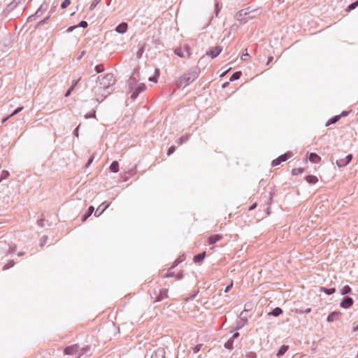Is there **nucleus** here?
Returning <instances> with one entry per match:
<instances>
[{
    "mask_svg": "<svg viewBox=\"0 0 358 358\" xmlns=\"http://www.w3.org/2000/svg\"><path fill=\"white\" fill-rule=\"evenodd\" d=\"M97 79L100 84V86L98 87V90H102L103 94L101 99L97 98L96 100L99 102H101L108 95H109L113 91V86L115 83V80L112 73H107L104 76H98Z\"/></svg>",
    "mask_w": 358,
    "mask_h": 358,
    "instance_id": "obj_1",
    "label": "nucleus"
},
{
    "mask_svg": "<svg viewBox=\"0 0 358 358\" xmlns=\"http://www.w3.org/2000/svg\"><path fill=\"white\" fill-rule=\"evenodd\" d=\"M198 77V73L196 70L189 71L187 73L183 74L179 80L181 84L187 86L192 83Z\"/></svg>",
    "mask_w": 358,
    "mask_h": 358,
    "instance_id": "obj_2",
    "label": "nucleus"
},
{
    "mask_svg": "<svg viewBox=\"0 0 358 358\" xmlns=\"http://www.w3.org/2000/svg\"><path fill=\"white\" fill-rule=\"evenodd\" d=\"M145 89L146 86L143 83H139L136 86L134 87L133 89H130L129 92L131 93V98L134 100L136 99L138 94Z\"/></svg>",
    "mask_w": 358,
    "mask_h": 358,
    "instance_id": "obj_3",
    "label": "nucleus"
},
{
    "mask_svg": "<svg viewBox=\"0 0 358 358\" xmlns=\"http://www.w3.org/2000/svg\"><path fill=\"white\" fill-rule=\"evenodd\" d=\"M79 350H80V346L78 344H74V345L66 347L64 350V352L65 355H76L78 357Z\"/></svg>",
    "mask_w": 358,
    "mask_h": 358,
    "instance_id": "obj_4",
    "label": "nucleus"
},
{
    "mask_svg": "<svg viewBox=\"0 0 358 358\" xmlns=\"http://www.w3.org/2000/svg\"><path fill=\"white\" fill-rule=\"evenodd\" d=\"M352 159V155L349 154L344 158L337 159L336 160V164L339 168L345 167L351 162Z\"/></svg>",
    "mask_w": 358,
    "mask_h": 358,
    "instance_id": "obj_5",
    "label": "nucleus"
},
{
    "mask_svg": "<svg viewBox=\"0 0 358 358\" xmlns=\"http://www.w3.org/2000/svg\"><path fill=\"white\" fill-rule=\"evenodd\" d=\"M292 156V152H287L279 156L277 159L273 160L272 166H275L280 164L282 162L287 161Z\"/></svg>",
    "mask_w": 358,
    "mask_h": 358,
    "instance_id": "obj_6",
    "label": "nucleus"
},
{
    "mask_svg": "<svg viewBox=\"0 0 358 358\" xmlns=\"http://www.w3.org/2000/svg\"><path fill=\"white\" fill-rule=\"evenodd\" d=\"M222 47L217 45V46L210 48L206 52V55H208L211 58L214 59L220 55V53L222 52Z\"/></svg>",
    "mask_w": 358,
    "mask_h": 358,
    "instance_id": "obj_7",
    "label": "nucleus"
},
{
    "mask_svg": "<svg viewBox=\"0 0 358 358\" xmlns=\"http://www.w3.org/2000/svg\"><path fill=\"white\" fill-rule=\"evenodd\" d=\"M249 8L247 9H243L241 10L239 12H238L235 16L236 19L239 21L241 24H245L247 22V20L245 19V17L249 13L247 10H248Z\"/></svg>",
    "mask_w": 358,
    "mask_h": 358,
    "instance_id": "obj_8",
    "label": "nucleus"
},
{
    "mask_svg": "<svg viewBox=\"0 0 358 358\" xmlns=\"http://www.w3.org/2000/svg\"><path fill=\"white\" fill-rule=\"evenodd\" d=\"M150 358H165V351L163 348H157L151 352Z\"/></svg>",
    "mask_w": 358,
    "mask_h": 358,
    "instance_id": "obj_9",
    "label": "nucleus"
},
{
    "mask_svg": "<svg viewBox=\"0 0 358 358\" xmlns=\"http://www.w3.org/2000/svg\"><path fill=\"white\" fill-rule=\"evenodd\" d=\"M109 206L110 203L107 202H103L101 204H100L95 210V217L100 216L109 207Z\"/></svg>",
    "mask_w": 358,
    "mask_h": 358,
    "instance_id": "obj_10",
    "label": "nucleus"
},
{
    "mask_svg": "<svg viewBox=\"0 0 358 358\" xmlns=\"http://www.w3.org/2000/svg\"><path fill=\"white\" fill-rule=\"evenodd\" d=\"M353 302L354 301L351 297L345 296L340 303V306L343 308H348L352 306Z\"/></svg>",
    "mask_w": 358,
    "mask_h": 358,
    "instance_id": "obj_11",
    "label": "nucleus"
},
{
    "mask_svg": "<svg viewBox=\"0 0 358 358\" xmlns=\"http://www.w3.org/2000/svg\"><path fill=\"white\" fill-rule=\"evenodd\" d=\"M127 29L128 24L125 22H122L115 27V31L118 34H123L127 31Z\"/></svg>",
    "mask_w": 358,
    "mask_h": 358,
    "instance_id": "obj_12",
    "label": "nucleus"
},
{
    "mask_svg": "<svg viewBox=\"0 0 358 358\" xmlns=\"http://www.w3.org/2000/svg\"><path fill=\"white\" fill-rule=\"evenodd\" d=\"M48 8V4H42L36 10L34 15L30 16L29 18L37 17L41 16Z\"/></svg>",
    "mask_w": 358,
    "mask_h": 358,
    "instance_id": "obj_13",
    "label": "nucleus"
},
{
    "mask_svg": "<svg viewBox=\"0 0 358 358\" xmlns=\"http://www.w3.org/2000/svg\"><path fill=\"white\" fill-rule=\"evenodd\" d=\"M168 297V289H162L159 291V293L156 297L155 302L161 301L164 299H166Z\"/></svg>",
    "mask_w": 358,
    "mask_h": 358,
    "instance_id": "obj_14",
    "label": "nucleus"
},
{
    "mask_svg": "<svg viewBox=\"0 0 358 358\" xmlns=\"http://www.w3.org/2000/svg\"><path fill=\"white\" fill-rule=\"evenodd\" d=\"M222 236L220 234H214L211 235L208 237V244L209 245H213L218 242L222 238Z\"/></svg>",
    "mask_w": 358,
    "mask_h": 358,
    "instance_id": "obj_15",
    "label": "nucleus"
},
{
    "mask_svg": "<svg viewBox=\"0 0 358 358\" xmlns=\"http://www.w3.org/2000/svg\"><path fill=\"white\" fill-rule=\"evenodd\" d=\"M21 1L22 0H13L6 6V10L7 12H11L17 6V5L21 2Z\"/></svg>",
    "mask_w": 358,
    "mask_h": 358,
    "instance_id": "obj_16",
    "label": "nucleus"
},
{
    "mask_svg": "<svg viewBox=\"0 0 358 358\" xmlns=\"http://www.w3.org/2000/svg\"><path fill=\"white\" fill-rule=\"evenodd\" d=\"M309 160L315 164L319 163L321 160V157L316 153L311 152L309 155Z\"/></svg>",
    "mask_w": 358,
    "mask_h": 358,
    "instance_id": "obj_17",
    "label": "nucleus"
},
{
    "mask_svg": "<svg viewBox=\"0 0 358 358\" xmlns=\"http://www.w3.org/2000/svg\"><path fill=\"white\" fill-rule=\"evenodd\" d=\"M139 83H138L136 78L134 77V74L133 73V76H131L128 80L129 89H133L134 87L136 86Z\"/></svg>",
    "mask_w": 358,
    "mask_h": 358,
    "instance_id": "obj_18",
    "label": "nucleus"
},
{
    "mask_svg": "<svg viewBox=\"0 0 358 358\" xmlns=\"http://www.w3.org/2000/svg\"><path fill=\"white\" fill-rule=\"evenodd\" d=\"M340 313L338 312H331L327 318L328 322H332L336 320L339 316Z\"/></svg>",
    "mask_w": 358,
    "mask_h": 358,
    "instance_id": "obj_19",
    "label": "nucleus"
},
{
    "mask_svg": "<svg viewBox=\"0 0 358 358\" xmlns=\"http://www.w3.org/2000/svg\"><path fill=\"white\" fill-rule=\"evenodd\" d=\"M206 257V252H201L199 254H197L194 257V262L195 263H200Z\"/></svg>",
    "mask_w": 358,
    "mask_h": 358,
    "instance_id": "obj_20",
    "label": "nucleus"
},
{
    "mask_svg": "<svg viewBox=\"0 0 358 358\" xmlns=\"http://www.w3.org/2000/svg\"><path fill=\"white\" fill-rule=\"evenodd\" d=\"M282 313V308H280L279 307H276V308H273L271 312L268 313V315H273L275 317H278L280 315H281Z\"/></svg>",
    "mask_w": 358,
    "mask_h": 358,
    "instance_id": "obj_21",
    "label": "nucleus"
},
{
    "mask_svg": "<svg viewBox=\"0 0 358 358\" xmlns=\"http://www.w3.org/2000/svg\"><path fill=\"white\" fill-rule=\"evenodd\" d=\"M320 291L325 293L327 295H331L334 294L336 292V289L334 287L333 288H327L324 287H320Z\"/></svg>",
    "mask_w": 358,
    "mask_h": 358,
    "instance_id": "obj_22",
    "label": "nucleus"
},
{
    "mask_svg": "<svg viewBox=\"0 0 358 358\" xmlns=\"http://www.w3.org/2000/svg\"><path fill=\"white\" fill-rule=\"evenodd\" d=\"M110 170L113 173H117L119 171V164L117 161H114L111 163Z\"/></svg>",
    "mask_w": 358,
    "mask_h": 358,
    "instance_id": "obj_23",
    "label": "nucleus"
},
{
    "mask_svg": "<svg viewBox=\"0 0 358 358\" xmlns=\"http://www.w3.org/2000/svg\"><path fill=\"white\" fill-rule=\"evenodd\" d=\"M288 348H289L288 345H282L277 352V356L281 357V356L284 355L285 354V352L287 351Z\"/></svg>",
    "mask_w": 358,
    "mask_h": 358,
    "instance_id": "obj_24",
    "label": "nucleus"
},
{
    "mask_svg": "<svg viewBox=\"0 0 358 358\" xmlns=\"http://www.w3.org/2000/svg\"><path fill=\"white\" fill-rule=\"evenodd\" d=\"M94 211V208L92 206H90L88 208L87 213L83 217L82 220L85 222Z\"/></svg>",
    "mask_w": 358,
    "mask_h": 358,
    "instance_id": "obj_25",
    "label": "nucleus"
},
{
    "mask_svg": "<svg viewBox=\"0 0 358 358\" xmlns=\"http://www.w3.org/2000/svg\"><path fill=\"white\" fill-rule=\"evenodd\" d=\"M306 181L310 184H315L316 183L318 180L317 178L315 176L309 175L306 177Z\"/></svg>",
    "mask_w": 358,
    "mask_h": 358,
    "instance_id": "obj_26",
    "label": "nucleus"
},
{
    "mask_svg": "<svg viewBox=\"0 0 358 358\" xmlns=\"http://www.w3.org/2000/svg\"><path fill=\"white\" fill-rule=\"evenodd\" d=\"M241 71H236L231 76L229 80L232 82L238 80L241 78Z\"/></svg>",
    "mask_w": 358,
    "mask_h": 358,
    "instance_id": "obj_27",
    "label": "nucleus"
},
{
    "mask_svg": "<svg viewBox=\"0 0 358 358\" xmlns=\"http://www.w3.org/2000/svg\"><path fill=\"white\" fill-rule=\"evenodd\" d=\"M341 119V115H336L329 120V121L327 122L326 125L329 126L332 124L336 123L339 120Z\"/></svg>",
    "mask_w": 358,
    "mask_h": 358,
    "instance_id": "obj_28",
    "label": "nucleus"
},
{
    "mask_svg": "<svg viewBox=\"0 0 358 358\" xmlns=\"http://www.w3.org/2000/svg\"><path fill=\"white\" fill-rule=\"evenodd\" d=\"M351 288L350 286L348 285H345L341 289V295H346L349 293L351 292Z\"/></svg>",
    "mask_w": 358,
    "mask_h": 358,
    "instance_id": "obj_29",
    "label": "nucleus"
},
{
    "mask_svg": "<svg viewBox=\"0 0 358 358\" xmlns=\"http://www.w3.org/2000/svg\"><path fill=\"white\" fill-rule=\"evenodd\" d=\"M90 350V347L87 346L85 348H80L78 358L80 357L81 355L87 354Z\"/></svg>",
    "mask_w": 358,
    "mask_h": 358,
    "instance_id": "obj_30",
    "label": "nucleus"
},
{
    "mask_svg": "<svg viewBox=\"0 0 358 358\" xmlns=\"http://www.w3.org/2000/svg\"><path fill=\"white\" fill-rule=\"evenodd\" d=\"M233 344H234V341L232 339H229L224 344V347L225 348L228 349V350H231L233 349Z\"/></svg>",
    "mask_w": 358,
    "mask_h": 358,
    "instance_id": "obj_31",
    "label": "nucleus"
},
{
    "mask_svg": "<svg viewBox=\"0 0 358 358\" xmlns=\"http://www.w3.org/2000/svg\"><path fill=\"white\" fill-rule=\"evenodd\" d=\"M174 52H175V54L176 55H178L180 57H185L184 53H183V50H182V49L181 48H176Z\"/></svg>",
    "mask_w": 358,
    "mask_h": 358,
    "instance_id": "obj_32",
    "label": "nucleus"
},
{
    "mask_svg": "<svg viewBox=\"0 0 358 358\" xmlns=\"http://www.w3.org/2000/svg\"><path fill=\"white\" fill-rule=\"evenodd\" d=\"M15 264V262L13 260H10L8 262V263H7L6 264H5L3 266V270H7L11 267H13Z\"/></svg>",
    "mask_w": 358,
    "mask_h": 358,
    "instance_id": "obj_33",
    "label": "nucleus"
},
{
    "mask_svg": "<svg viewBox=\"0 0 358 358\" xmlns=\"http://www.w3.org/2000/svg\"><path fill=\"white\" fill-rule=\"evenodd\" d=\"M144 49H145L144 45H141L139 48V49H138V52L136 53L138 59H140L142 57V55L144 52Z\"/></svg>",
    "mask_w": 358,
    "mask_h": 358,
    "instance_id": "obj_34",
    "label": "nucleus"
},
{
    "mask_svg": "<svg viewBox=\"0 0 358 358\" xmlns=\"http://www.w3.org/2000/svg\"><path fill=\"white\" fill-rule=\"evenodd\" d=\"M303 171V169L301 168H297V169H293L292 171V175H298L302 173Z\"/></svg>",
    "mask_w": 358,
    "mask_h": 358,
    "instance_id": "obj_35",
    "label": "nucleus"
},
{
    "mask_svg": "<svg viewBox=\"0 0 358 358\" xmlns=\"http://www.w3.org/2000/svg\"><path fill=\"white\" fill-rule=\"evenodd\" d=\"M95 71L96 73H99L104 71V66L103 64H98L95 66Z\"/></svg>",
    "mask_w": 358,
    "mask_h": 358,
    "instance_id": "obj_36",
    "label": "nucleus"
},
{
    "mask_svg": "<svg viewBox=\"0 0 358 358\" xmlns=\"http://www.w3.org/2000/svg\"><path fill=\"white\" fill-rule=\"evenodd\" d=\"M9 176V172L8 171H3L1 172V176H0V182L3 180V179H6Z\"/></svg>",
    "mask_w": 358,
    "mask_h": 358,
    "instance_id": "obj_37",
    "label": "nucleus"
},
{
    "mask_svg": "<svg viewBox=\"0 0 358 358\" xmlns=\"http://www.w3.org/2000/svg\"><path fill=\"white\" fill-rule=\"evenodd\" d=\"M71 3V0H64L62 4H61V8L64 9L66 8H67Z\"/></svg>",
    "mask_w": 358,
    "mask_h": 358,
    "instance_id": "obj_38",
    "label": "nucleus"
},
{
    "mask_svg": "<svg viewBox=\"0 0 358 358\" xmlns=\"http://www.w3.org/2000/svg\"><path fill=\"white\" fill-rule=\"evenodd\" d=\"M101 0H94L92 4L90 6V10H92L94 9V8L96 6V5L101 1Z\"/></svg>",
    "mask_w": 358,
    "mask_h": 358,
    "instance_id": "obj_39",
    "label": "nucleus"
},
{
    "mask_svg": "<svg viewBox=\"0 0 358 358\" xmlns=\"http://www.w3.org/2000/svg\"><path fill=\"white\" fill-rule=\"evenodd\" d=\"M358 6V0L350 3L349 6H348V10H353L355 9L357 6Z\"/></svg>",
    "mask_w": 358,
    "mask_h": 358,
    "instance_id": "obj_40",
    "label": "nucleus"
},
{
    "mask_svg": "<svg viewBox=\"0 0 358 358\" xmlns=\"http://www.w3.org/2000/svg\"><path fill=\"white\" fill-rule=\"evenodd\" d=\"M80 78H78L77 79H73L72 80V83H71V85L70 87H73V89L74 90V88L77 86V85L78 84L79 81H80Z\"/></svg>",
    "mask_w": 358,
    "mask_h": 358,
    "instance_id": "obj_41",
    "label": "nucleus"
},
{
    "mask_svg": "<svg viewBox=\"0 0 358 358\" xmlns=\"http://www.w3.org/2000/svg\"><path fill=\"white\" fill-rule=\"evenodd\" d=\"M88 24L86 21L82 20L77 26V27L86 28Z\"/></svg>",
    "mask_w": 358,
    "mask_h": 358,
    "instance_id": "obj_42",
    "label": "nucleus"
},
{
    "mask_svg": "<svg viewBox=\"0 0 358 358\" xmlns=\"http://www.w3.org/2000/svg\"><path fill=\"white\" fill-rule=\"evenodd\" d=\"M245 358H257V355L255 352H250L247 353Z\"/></svg>",
    "mask_w": 358,
    "mask_h": 358,
    "instance_id": "obj_43",
    "label": "nucleus"
},
{
    "mask_svg": "<svg viewBox=\"0 0 358 358\" xmlns=\"http://www.w3.org/2000/svg\"><path fill=\"white\" fill-rule=\"evenodd\" d=\"M175 150H176V147L174 145L171 146L167 151V155L169 156V155H172L175 152Z\"/></svg>",
    "mask_w": 358,
    "mask_h": 358,
    "instance_id": "obj_44",
    "label": "nucleus"
},
{
    "mask_svg": "<svg viewBox=\"0 0 358 358\" xmlns=\"http://www.w3.org/2000/svg\"><path fill=\"white\" fill-rule=\"evenodd\" d=\"M22 108H23L22 107L17 108L11 114H10V116H13V115L17 114L22 110Z\"/></svg>",
    "mask_w": 358,
    "mask_h": 358,
    "instance_id": "obj_45",
    "label": "nucleus"
},
{
    "mask_svg": "<svg viewBox=\"0 0 358 358\" xmlns=\"http://www.w3.org/2000/svg\"><path fill=\"white\" fill-rule=\"evenodd\" d=\"M222 6L219 5L218 3H215V15L217 16L218 15V13L221 9Z\"/></svg>",
    "mask_w": 358,
    "mask_h": 358,
    "instance_id": "obj_46",
    "label": "nucleus"
},
{
    "mask_svg": "<svg viewBox=\"0 0 358 358\" xmlns=\"http://www.w3.org/2000/svg\"><path fill=\"white\" fill-rule=\"evenodd\" d=\"M310 312H311V308H308L305 309L304 310H299V313H300V314H303V313L308 314V313H310Z\"/></svg>",
    "mask_w": 358,
    "mask_h": 358,
    "instance_id": "obj_47",
    "label": "nucleus"
},
{
    "mask_svg": "<svg viewBox=\"0 0 358 358\" xmlns=\"http://www.w3.org/2000/svg\"><path fill=\"white\" fill-rule=\"evenodd\" d=\"M249 57H250V55H249V54H248L247 52L243 53V54L241 55V59H242V60H243V61H246V60H248Z\"/></svg>",
    "mask_w": 358,
    "mask_h": 358,
    "instance_id": "obj_48",
    "label": "nucleus"
},
{
    "mask_svg": "<svg viewBox=\"0 0 358 358\" xmlns=\"http://www.w3.org/2000/svg\"><path fill=\"white\" fill-rule=\"evenodd\" d=\"M188 140V137L187 136H182L179 138V143L182 144L183 143L186 142Z\"/></svg>",
    "mask_w": 358,
    "mask_h": 358,
    "instance_id": "obj_49",
    "label": "nucleus"
},
{
    "mask_svg": "<svg viewBox=\"0 0 358 358\" xmlns=\"http://www.w3.org/2000/svg\"><path fill=\"white\" fill-rule=\"evenodd\" d=\"M201 345H196L193 349L194 353H197L201 350Z\"/></svg>",
    "mask_w": 358,
    "mask_h": 358,
    "instance_id": "obj_50",
    "label": "nucleus"
},
{
    "mask_svg": "<svg viewBox=\"0 0 358 358\" xmlns=\"http://www.w3.org/2000/svg\"><path fill=\"white\" fill-rule=\"evenodd\" d=\"M95 117V111H94L92 113H87L85 115V117L86 119H88V118H91V117Z\"/></svg>",
    "mask_w": 358,
    "mask_h": 358,
    "instance_id": "obj_51",
    "label": "nucleus"
},
{
    "mask_svg": "<svg viewBox=\"0 0 358 358\" xmlns=\"http://www.w3.org/2000/svg\"><path fill=\"white\" fill-rule=\"evenodd\" d=\"M73 90V87H69V89L66 92L64 96L68 97L71 95L72 91Z\"/></svg>",
    "mask_w": 358,
    "mask_h": 358,
    "instance_id": "obj_52",
    "label": "nucleus"
},
{
    "mask_svg": "<svg viewBox=\"0 0 358 358\" xmlns=\"http://www.w3.org/2000/svg\"><path fill=\"white\" fill-rule=\"evenodd\" d=\"M175 275L174 272H170V273H166L164 275V278H170V277H173Z\"/></svg>",
    "mask_w": 358,
    "mask_h": 358,
    "instance_id": "obj_53",
    "label": "nucleus"
},
{
    "mask_svg": "<svg viewBox=\"0 0 358 358\" xmlns=\"http://www.w3.org/2000/svg\"><path fill=\"white\" fill-rule=\"evenodd\" d=\"M232 287H233V283H231L230 285H229L228 286L226 287L224 292L225 293L228 292L231 289Z\"/></svg>",
    "mask_w": 358,
    "mask_h": 358,
    "instance_id": "obj_54",
    "label": "nucleus"
},
{
    "mask_svg": "<svg viewBox=\"0 0 358 358\" xmlns=\"http://www.w3.org/2000/svg\"><path fill=\"white\" fill-rule=\"evenodd\" d=\"M157 78H158V77L152 76V77H150L148 80L150 81H152V82H154V83H157Z\"/></svg>",
    "mask_w": 358,
    "mask_h": 358,
    "instance_id": "obj_55",
    "label": "nucleus"
},
{
    "mask_svg": "<svg viewBox=\"0 0 358 358\" xmlns=\"http://www.w3.org/2000/svg\"><path fill=\"white\" fill-rule=\"evenodd\" d=\"M184 48H185V51L188 54V57H189L190 55H191V53H190V48L188 45H185Z\"/></svg>",
    "mask_w": 358,
    "mask_h": 358,
    "instance_id": "obj_56",
    "label": "nucleus"
},
{
    "mask_svg": "<svg viewBox=\"0 0 358 358\" xmlns=\"http://www.w3.org/2000/svg\"><path fill=\"white\" fill-rule=\"evenodd\" d=\"M78 129H79V126L77 127L74 131H73V135L75 137H78Z\"/></svg>",
    "mask_w": 358,
    "mask_h": 358,
    "instance_id": "obj_57",
    "label": "nucleus"
},
{
    "mask_svg": "<svg viewBox=\"0 0 358 358\" xmlns=\"http://www.w3.org/2000/svg\"><path fill=\"white\" fill-rule=\"evenodd\" d=\"M76 28H77V26H71V27H69L67 29L66 31H67V32H71V31H73Z\"/></svg>",
    "mask_w": 358,
    "mask_h": 358,
    "instance_id": "obj_58",
    "label": "nucleus"
},
{
    "mask_svg": "<svg viewBox=\"0 0 358 358\" xmlns=\"http://www.w3.org/2000/svg\"><path fill=\"white\" fill-rule=\"evenodd\" d=\"M93 160H94V157H90V158L89 159V160H88L87 163L86 164L85 166H86V167H88V166H89L92 163Z\"/></svg>",
    "mask_w": 358,
    "mask_h": 358,
    "instance_id": "obj_59",
    "label": "nucleus"
},
{
    "mask_svg": "<svg viewBox=\"0 0 358 358\" xmlns=\"http://www.w3.org/2000/svg\"><path fill=\"white\" fill-rule=\"evenodd\" d=\"M239 333L238 332H235L234 333V334L232 335V337L231 338V339H232L234 341V339L238 338L239 336Z\"/></svg>",
    "mask_w": 358,
    "mask_h": 358,
    "instance_id": "obj_60",
    "label": "nucleus"
},
{
    "mask_svg": "<svg viewBox=\"0 0 358 358\" xmlns=\"http://www.w3.org/2000/svg\"><path fill=\"white\" fill-rule=\"evenodd\" d=\"M43 222H44V220H43V219L39 220H38V221H37L38 224L40 227H43L44 226V225H43Z\"/></svg>",
    "mask_w": 358,
    "mask_h": 358,
    "instance_id": "obj_61",
    "label": "nucleus"
},
{
    "mask_svg": "<svg viewBox=\"0 0 358 358\" xmlns=\"http://www.w3.org/2000/svg\"><path fill=\"white\" fill-rule=\"evenodd\" d=\"M48 237L47 236H43L42 239L43 241L41 243V246L42 247L46 242Z\"/></svg>",
    "mask_w": 358,
    "mask_h": 358,
    "instance_id": "obj_62",
    "label": "nucleus"
},
{
    "mask_svg": "<svg viewBox=\"0 0 358 358\" xmlns=\"http://www.w3.org/2000/svg\"><path fill=\"white\" fill-rule=\"evenodd\" d=\"M154 76H156V77H159V69H155Z\"/></svg>",
    "mask_w": 358,
    "mask_h": 358,
    "instance_id": "obj_63",
    "label": "nucleus"
},
{
    "mask_svg": "<svg viewBox=\"0 0 358 358\" xmlns=\"http://www.w3.org/2000/svg\"><path fill=\"white\" fill-rule=\"evenodd\" d=\"M358 331V324L355 325V324H353V331Z\"/></svg>",
    "mask_w": 358,
    "mask_h": 358,
    "instance_id": "obj_64",
    "label": "nucleus"
}]
</instances>
